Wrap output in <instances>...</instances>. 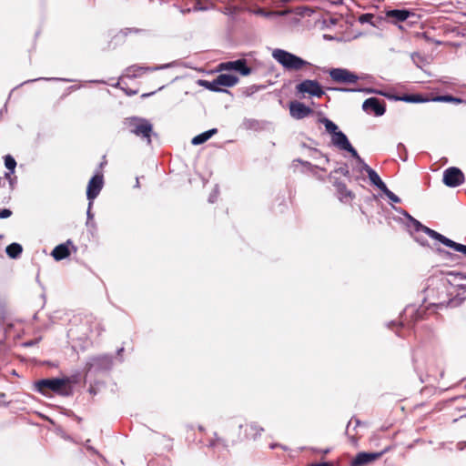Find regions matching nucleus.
<instances>
[{
	"instance_id": "1",
	"label": "nucleus",
	"mask_w": 466,
	"mask_h": 466,
	"mask_svg": "<svg viewBox=\"0 0 466 466\" xmlns=\"http://www.w3.org/2000/svg\"><path fill=\"white\" fill-rule=\"evenodd\" d=\"M35 388L43 395H48L50 392L68 395L71 391L70 379L53 378L40 380L35 382Z\"/></svg>"
},
{
	"instance_id": "2",
	"label": "nucleus",
	"mask_w": 466,
	"mask_h": 466,
	"mask_svg": "<svg viewBox=\"0 0 466 466\" xmlns=\"http://www.w3.org/2000/svg\"><path fill=\"white\" fill-rule=\"evenodd\" d=\"M273 58L278 61L285 69L299 71L310 64L299 56H295L283 49H275L272 52Z\"/></svg>"
},
{
	"instance_id": "3",
	"label": "nucleus",
	"mask_w": 466,
	"mask_h": 466,
	"mask_svg": "<svg viewBox=\"0 0 466 466\" xmlns=\"http://www.w3.org/2000/svg\"><path fill=\"white\" fill-rule=\"evenodd\" d=\"M124 125L131 133L151 143L153 127L148 120L136 116L128 117L125 119Z\"/></svg>"
},
{
	"instance_id": "4",
	"label": "nucleus",
	"mask_w": 466,
	"mask_h": 466,
	"mask_svg": "<svg viewBox=\"0 0 466 466\" xmlns=\"http://www.w3.org/2000/svg\"><path fill=\"white\" fill-rule=\"evenodd\" d=\"M421 229L430 238L436 239V240L440 241L441 243L444 244L445 246L450 247L458 252H461L462 254H464L466 256V246L465 245L457 243L426 226L421 225ZM463 279H466V276H464Z\"/></svg>"
},
{
	"instance_id": "5",
	"label": "nucleus",
	"mask_w": 466,
	"mask_h": 466,
	"mask_svg": "<svg viewBox=\"0 0 466 466\" xmlns=\"http://www.w3.org/2000/svg\"><path fill=\"white\" fill-rule=\"evenodd\" d=\"M218 71H231L238 72L241 76H248L251 74L252 69L247 66L246 59H238L235 61H228L220 63L217 68Z\"/></svg>"
},
{
	"instance_id": "6",
	"label": "nucleus",
	"mask_w": 466,
	"mask_h": 466,
	"mask_svg": "<svg viewBox=\"0 0 466 466\" xmlns=\"http://www.w3.org/2000/svg\"><path fill=\"white\" fill-rule=\"evenodd\" d=\"M296 92L298 94H309V96L321 97L324 95V91L316 80L307 79L296 86Z\"/></svg>"
},
{
	"instance_id": "7",
	"label": "nucleus",
	"mask_w": 466,
	"mask_h": 466,
	"mask_svg": "<svg viewBox=\"0 0 466 466\" xmlns=\"http://www.w3.org/2000/svg\"><path fill=\"white\" fill-rule=\"evenodd\" d=\"M329 75L336 83L355 84L359 80V76L346 68H332Z\"/></svg>"
},
{
	"instance_id": "8",
	"label": "nucleus",
	"mask_w": 466,
	"mask_h": 466,
	"mask_svg": "<svg viewBox=\"0 0 466 466\" xmlns=\"http://www.w3.org/2000/svg\"><path fill=\"white\" fill-rule=\"evenodd\" d=\"M465 177L462 171L455 167H451L443 172V183L450 187H456L464 182Z\"/></svg>"
},
{
	"instance_id": "9",
	"label": "nucleus",
	"mask_w": 466,
	"mask_h": 466,
	"mask_svg": "<svg viewBox=\"0 0 466 466\" xmlns=\"http://www.w3.org/2000/svg\"><path fill=\"white\" fill-rule=\"evenodd\" d=\"M145 33V30L135 27H127L118 31L111 39L109 46L116 48L118 45H122L129 36L139 35Z\"/></svg>"
},
{
	"instance_id": "10",
	"label": "nucleus",
	"mask_w": 466,
	"mask_h": 466,
	"mask_svg": "<svg viewBox=\"0 0 466 466\" xmlns=\"http://www.w3.org/2000/svg\"><path fill=\"white\" fill-rule=\"evenodd\" d=\"M362 109L367 113L373 112L375 116H380L385 113L386 105L377 97H370L363 102Z\"/></svg>"
},
{
	"instance_id": "11",
	"label": "nucleus",
	"mask_w": 466,
	"mask_h": 466,
	"mask_svg": "<svg viewBox=\"0 0 466 466\" xmlns=\"http://www.w3.org/2000/svg\"><path fill=\"white\" fill-rule=\"evenodd\" d=\"M103 184L104 181L102 174H96L89 180L86 188V197L90 202L98 196L103 187Z\"/></svg>"
},
{
	"instance_id": "12",
	"label": "nucleus",
	"mask_w": 466,
	"mask_h": 466,
	"mask_svg": "<svg viewBox=\"0 0 466 466\" xmlns=\"http://www.w3.org/2000/svg\"><path fill=\"white\" fill-rule=\"evenodd\" d=\"M289 113L293 118L302 119L313 113V110L299 101H291L289 103Z\"/></svg>"
},
{
	"instance_id": "13",
	"label": "nucleus",
	"mask_w": 466,
	"mask_h": 466,
	"mask_svg": "<svg viewBox=\"0 0 466 466\" xmlns=\"http://www.w3.org/2000/svg\"><path fill=\"white\" fill-rule=\"evenodd\" d=\"M383 452H360L352 460L350 466H366L378 460Z\"/></svg>"
},
{
	"instance_id": "14",
	"label": "nucleus",
	"mask_w": 466,
	"mask_h": 466,
	"mask_svg": "<svg viewBox=\"0 0 466 466\" xmlns=\"http://www.w3.org/2000/svg\"><path fill=\"white\" fill-rule=\"evenodd\" d=\"M334 186L337 190L338 198L341 202L348 204L354 199L355 194L351 190L348 189L345 183L341 181H335Z\"/></svg>"
},
{
	"instance_id": "15",
	"label": "nucleus",
	"mask_w": 466,
	"mask_h": 466,
	"mask_svg": "<svg viewBox=\"0 0 466 466\" xmlns=\"http://www.w3.org/2000/svg\"><path fill=\"white\" fill-rule=\"evenodd\" d=\"M418 316H419V312L414 309V308H407L405 310H404V317L405 319H408L410 318V319L409 321H406L405 320H401L400 321L398 324L395 323V322H392L391 325L393 327H396V328H408V329H410L414 322L418 319Z\"/></svg>"
},
{
	"instance_id": "16",
	"label": "nucleus",
	"mask_w": 466,
	"mask_h": 466,
	"mask_svg": "<svg viewBox=\"0 0 466 466\" xmlns=\"http://www.w3.org/2000/svg\"><path fill=\"white\" fill-rule=\"evenodd\" d=\"M414 14L407 9H393L386 12V16L392 19L394 23L403 22Z\"/></svg>"
},
{
	"instance_id": "17",
	"label": "nucleus",
	"mask_w": 466,
	"mask_h": 466,
	"mask_svg": "<svg viewBox=\"0 0 466 466\" xmlns=\"http://www.w3.org/2000/svg\"><path fill=\"white\" fill-rule=\"evenodd\" d=\"M362 170H364L370 180V182L375 185L380 190L386 189L385 183L381 180L380 176L377 174L375 170H373L370 166H368L366 163H363Z\"/></svg>"
},
{
	"instance_id": "18",
	"label": "nucleus",
	"mask_w": 466,
	"mask_h": 466,
	"mask_svg": "<svg viewBox=\"0 0 466 466\" xmlns=\"http://www.w3.org/2000/svg\"><path fill=\"white\" fill-rule=\"evenodd\" d=\"M239 82V78L232 74H220L217 76V84L220 86L232 87Z\"/></svg>"
},
{
	"instance_id": "19",
	"label": "nucleus",
	"mask_w": 466,
	"mask_h": 466,
	"mask_svg": "<svg viewBox=\"0 0 466 466\" xmlns=\"http://www.w3.org/2000/svg\"><path fill=\"white\" fill-rule=\"evenodd\" d=\"M68 245H72L70 240H67L66 244L56 246L52 251L53 258L57 261L67 258L70 255Z\"/></svg>"
},
{
	"instance_id": "20",
	"label": "nucleus",
	"mask_w": 466,
	"mask_h": 466,
	"mask_svg": "<svg viewBox=\"0 0 466 466\" xmlns=\"http://www.w3.org/2000/svg\"><path fill=\"white\" fill-rule=\"evenodd\" d=\"M332 143L342 150L350 147V144L346 135L339 130L332 136Z\"/></svg>"
},
{
	"instance_id": "21",
	"label": "nucleus",
	"mask_w": 466,
	"mask_h": 466,
	"mask_svg": "<svg viewBox=\"0 0 466 466\" xmlns=\"http://www.w3.org/2000/svg\"><path fill=\"white\" fill-rule=\"evenodd\" d=\"M263 431V428L259 427L254 422L246 424L245 426V434L248 439H256L260 436Z\"/></svg>"
},
{
	"instance_id": "22",
	"label": "nucleus",
	"mask_w": 466,
	"mask_h": 466,
	"mask_svg": "<svg viewBox=\"0 0 466 466\" xmlns=\"http://www.w3.org/2000/svg\"><path fill=\"white\" fill-rule=\"evenodd\" d=\"M218 133L217 128L209 129L206 132H203L196 137H194L191 140L193 145H200L208 141L213 135Z\"/></svg>"
},
{
	"instance_id": "23",
	"label": "nucleus",
	"mask_w": 466,
	"mask_h": 466,
	"mask_svg": "<svg viewBox=\"0 0 466 466\" xmlns=\"http://www.w3.org/2000/svg\"><path fill=\"white\" fill-rule=\"evenodd\" d=\"M5 251L9 258H16L23 252V248L18 243H12L6 247Z\"/></svg>"
},
{
	"instance_id": "24",
	"label": "nucleus",
	"mask_w": 466,
	"mask_h": 466,
	"mask_svg": "<svg viewBox=\"0 0 466 466\" xmlns=\"http://www.w3.org/2000/svg\"><path fill=\"white\" fill-rule=\"evenodd\" d=\"M201 86H205L207 89L213 92H222L224 91L219 84H217V77L212 81L202 80L200 82Z\"/></svg>"
},
{
	"instance_id": "25",
	"label": "nucleus",
	"mask_w": 466,
	"mask_h": 466,
	"mask_svg": "<svg viewBox=\"0 0 466 466\" xmlns=\"http://www.w3.org/2000/svg\"><path fill=\"white\" fill-rule=\"evenodd\" d=\"M320 122L325 126L326 131L332 136L339 131L338 126L331 120L323 117L320 119Z\"/></svg>"
},
{
	"instance_id": "26",
	"label": "nucleus",
	"mask_w": 466,
	"mask_h": 466,
	"mask_svg": "<svg viewBox=\"0 0 466 466\" xmlns=\"http://www.w3.org/2000/svg\"><path fill=\"white\" fill-rule=\"evenodd\" d=\"M208 447L210 448H227L226 441L218 436L217 433L214 434V437L209 441Z\"/></svg>"
},
{
	"instance_id": "27",
	"label": "nucleus",
	"mask_w": 466,
	"mask_h": 466,
	"mask_svg": "<svg viewBox=\"0 0 466 466\" xmlns=\"http://www.w3.org/2000/svg\"><path fill=\"white\" fill-rule=\"evenodd\" d=\"M292 13L300 16L310 15L313 13V9L309 6L301 5L293 9Z\"/></svg>"
},
{
	"instance_id": "28",
	"label": "nucleus",
	"mask_w": 466,
	"mask_h": 466,
	"mask_svg": "<svg viewBox=\"0 0 466 466\" xmlns=\"http://www.w3.org/2000/svg\"><path fill=\"white\" fill-rule=\"evenodd\" d=\"M5 166L10 171L11 175L15 172V168L16 167V161L11 155H6L5 157Z\"/></svg>"
},
{
	"instance_id": "29",
	"label": "nucleus",
	"mask_w": 466,
	"mask_h": 466,
	"mask_svg": "<svg viewBox=\"0 0 466 466\" xmlns=\"http://www.w3.org/2000/svg\"><path fill=\"white\" fill-rule=\"evenodd\" d=\"M7 183L9 187L13 189L14 179L12 178L11 173H5L3 177H0V187H5Z\"/></svg>"
},
{
	"instance_id": "30",
	"label": "nucleus",
	"mask_w": 466,
	"mask_h": 466,
	"mask_svg": "<svg viewBox=\"0 0 466 466\" xmlns=\"http://www.w3.org/2000/svg\"><path fill=\"white\" fill-rule=\"evenodd\" d=\"M434 100L435 101H440V102H451V103H455V104H460V103L462 102V99H461L459 97H454V96H450V95L439 96Z\"/></svg>"
},
{
	"instance_id": "31",
	"label": "nucleus",
	"mask_w": 466,
	"mask_h": 466,
	"mask_svg": "<svg viewBox=\"0 0 466 466\" xmlns=\"http://www.w3.org/2000/svg\"><path fill=\"white\" fill-rule=\"evenodd\" d=\"M397 99L411 103L422 101L421 97L418 95H405L402 97H398Z\"/></svg>"
},
{
	"instance_id": "32",
	"label": "nucleus",
	"mask_w": 466,
	"mask_h": 466,
	"mask_svg": "<svg viewBox=\"0 0 466 466\" xmlns=\"http://www.w3.org/2000/svg\"><path fill=\"white\" fill-rule=\"evenodd\" d=\"M387 197L390 200H391L392 202L394 203H400V198L395 195L393 192H391L387 187H386V189H382L381 190Z\"/></svg>"
},
{
	"instance_id": "33",
	"label": "nucleus",
	"mask_w": 466,
	"mask_h": 466,
	"mask_svg": "<svg viewBox=\"0 0 466 466\" xmlns=\"http://www.w3.org/2000/svg\"><path fill=\"white\" fill-rule=\"evenodd\" d=\"M344 150L348 151L349 153L351 154V156L356 158L360 164H361V167H363V163H365L363 161V159L360 157V155L358 154V152L356 151V149L351 146V144H350V147H347V148H345Z\"/></svg>"
},
{
	"instance_id": "34",
	"label": "nucleus",
	"mask_w": 466,
	"mask_h": 466,
	"mask_svg": "<svg viewBox=\"0 0 466 466\" xmlns=\"http://www.w3.org/2000/svg\"><path fill=\"white\" fill-rule=\"evenodd\" d=\"M12 215V211L7 208L0 209V218H7Z\"/></svg>"
},
{
	"instance_id": "35",
	"label": "nucleus",
	"mask_w": 466,
	"mask_h": 466,
	"mask_svg": "<svg viewBox=\"0 0 466 466\" xmlns=\"http://www.w3.org/2000/svg\"><path fill=\"white\" fill-rule=\"evenodd\" d=\"M122 89L127 96H134L137 94V90H132L128 87H122Z\"/></svg>"
},
{
	"instance_id": "36",
	"label": "nucleus",
	"mask_w": 466,
	"mask_h": 466,
	"mask_svg": "<svg viewBox=\"0 0 466 466\" xmlns=\"http://www.w3.org/2000/svg\"><path fill=\"white\" fill-rule=\"evenodd\" d=\"M291 13H292L291 9H286V10L279 11L277 14L279 15H287L291 14Z\"/></svg>"
},
{
	"instance_id": "37",
	"label": "nucleus",
	"mask_w": 466,
	"mask_h": 466,
	"mask_svg": "<svg viewBox=\"0 0 466 466\" xmlns=\"http://www.w3.org/2000/svg\"><path fill=\"white\" fill-rule=\"evenodd\" d=\"M372 18V15H363L361 17H360V21L361 22H364V21H368L369 19Z\"/></svg>"
},
{
	"instance_id": "38",
	"label": "nucleus",
	"mask_w": 466,
	"mask_h": 466,
	"mask_svg": "<svg viewBox=\"0 0 466 466\" xmlns=\"http://www.w3.org/2000/svg\"><path fill=\"white\" fill-rule=\"evenodd\" d=\"M309 466H332V465L329 462H321V463L311 464Z\"/></svg>"
},
{
	"instance_id": "39",
	"label": "nucleus",
	"mask_w": 466,
	"mask_h": 466,
	"mask_svg": "<svg viewBox=\"0 0 466 466\" xmlns=\"http://www.w3.org/2000/svg\"><path fill=\"white\" fill-rule=\"evenodd\" d=\"M339 171L344 175V176H348L350 174L348 168H343V167H340L339 168Z\"/></svg>"
},
{
	"instance_id": "40",
	"label": "nucleus",
	"mask_w": 466,
	"mask_h": 466,
	"mask_svg": "<svg viewBox=\"0 0 466 466\" xmlns=\"http://www.w3.org/2000/svg\"><path fill=\"white\" fill-rule=\"evenodd\" d=\"M329 449H326V450H315L316 452H321L323 454H327L329 452Z\"/></svg>"
},
{
	"instance_id": "41",
	"label": "nucleus",
	"mask_w": 466,
	"mask_h": 466,
	"mask_svg": "<svg viewBox=\"0 0 466 466\" xmlns=\"http://www.w3.org/2000/svg\"><path fill=\"white\" fill-rule=\"evenodd\" d=\"M154 94V92H151V93H147V94H143L141 96L142 97H147L149 96L150 95Z\"/></svg>"
},
{
	"instance_id": "42",
	"label": "nucleus",
	"mask_w": 466,
	"mask_h": 466,
	"mask_svg": "<svg viewBox=\"0 0 466 466\" xmlns=\"http://www.w3.org/2000/svg\"><path fill=\"white\" fill-rule=\"evenodd\" d=\"M24 346H26V347L33 346V342H32V341L25 342V343L24 344Z\"/></svg>"
},
{
	"instance_id": "43",
	"label": "nucleus",
	"mask_w": 466,
	"mask_h": 466,
	"mask_svg": "<svg viewBox=\"0 0 466 466\" xmlns=\"http://www.w3.org/2000/svg\"><path fill=\"white\" fill-rule=\"evenodd\" d=\"M339 90H342V91H353L354 89H345V88H340Z\"/></svg>"
},
{
	"instance_id": "44",
	"label": "nucleus",
	"mask_w": 466,
	"mask_h": 466,
	"mask_svg": "<svg viewBox=\"0 0 466 466\" xmlns=\"http://www.w3.org/2000/svg\"><path fill=\"white\" fill-rule=\"evenodd\" d=\"M396 333L399 335V336H402L403 334L400 333V330L396 329Z\"/></svg>"
},
{
	"instance_id": "45",
	"label": "nucleus",
	"mask_w": 466,
	"mask_h": 466,
	"mask_svg": "<svg viewBox=\"0 0 466 466\" xmlns=\"http://www.w3.org/2000/svg\"><path fill=\"white\" fill-rule=\"evenodd\" d=\"M46 364H48V365H52V366H56V364H55V363H50V362H46Z\"/></svg>"
}]
</instances>
